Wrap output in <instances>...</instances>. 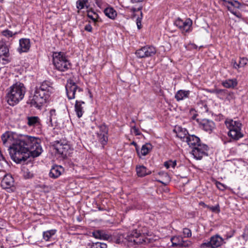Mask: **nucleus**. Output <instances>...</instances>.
Returning a JSON list of instances; mask_svg holds the SVG:
<instances>
[{"label":"nucleus","mask_w":248,"mask_h":248,"mask_svg":"<svg viewBox=\"0 0 248 248\" xmlns=\"http://www.w3.org/2000/svg\"><path fill=\"white\" fill-rule=\"evenodd\" d=\"M1 222H2V220L0 218V229L1 228V227L2 226Z\"/></svg>","instance_id":"62"},{"label":"nucleus","mask_w":248,"mask_h":248,"mask_svg":"<svg viewBox=\"0 0 248 248\" xmlns=\"http://www.w3.org/2000/svg\"><path fill=\"white\" fill-rule=\"evenodd\" d=\"M132 123H135L134 120H132Z\"/></svg>","instance_id":"63"},{"label":"nucleus","mask_w":248,"mask_h":248,"mask_svg":"<svg viewBox=\"0 0 248 248\" xmlns=\"http://www.w3.org/2000/svg\"><path fill=\"white\" fill-rule=\"evenodd\" d=\"M200 248H213L210 241H205L200 246Z\"/></svg>","instance_id":"41"},{"label":"nucleus","mask_w":248,"mask_h":248,"mask_svg":"<svg viewBox=\"0 0 248 248\" xmlns=\"http://www.w3.org/2000/svg\"><path fill=\"white\" fill-rule=\"evenodd\" d=\"M208 146L202 143L193 148L192 154L196 159H201L203 155H206Z\"/></svg>","instance_id":"9"},{"label":"nucleus","mask_w":248,"mask_h":248,"mask_svg":"<svg viewBox=\"0 0 248 248\" xmlns=\"http://www.w3.org/2000/svg\"><path fill=\"white\" fill-rule=\"evenodd\" d=\"M183 234L185 237H190L191 236V232L188 228H185L183 229Z\"/></svg>","instance_id":"46"},{"label":"nucleus","mask_w":248,"mask_h":248,"mask_svg":"<svg viewBox=\"0 0 248 248\" xmlns=\"http://www.w3.org/2000/svg\"><path fill=\"white\" fill-rule=\"evenodd\" d=\"M93 236L96 239L108 240L109 235L102 230H96L92 232Z\"/></svg>","instance_id":"25"},{"label":"nucleus","mask_w":248,"mask_h":248,"mask_svg":"<svg viewBox=\"0 0 248 248\" xmlns=\"http://www.w3.org/2000/svg\"><path fill=\"white\" fill-rule=\"evenodd\" d=\"M99 131L97 134H107L108 135V128L105 124H103L98 126Z\"/></svg>","instance_id":"36"},{"label":"nucleus","mask_w":248,"mask_h":248,"mask_svg":"<svg viewBox=\"0 0 248 248\" xmlns=\"http://www.w3.org/2000/svg\"><path fill=\"white\" fill-rule=\"evenodd\" d=\"M1 138L3 145L9 148L12 159L17 163L26 161L31 156L37 157L43 151L40 139L34 137L25 135L12 143L13 138L7 132Z\"/></svg>","instance_id":"1"},{"label":"nucleus","mask_w":248,"mask_h":248,"mask_svg":"<svg viewBox=\"0 0 248 248\" xmlns=\"http://www.w3.org/2000/svg\"><path fill=\"white\" fill-rule=\"evenodd\" d=\"M99 210H102L100 208H99Z\"/></svg>","instance_id":"64"},{"label":"nucleus","mask_w":248,"mask_h":248,"mask_svg":"<svg viewBox=\"0 0 248 248\" xmlns=\"http://www.w3.org/2000/svg\"><path fill=\"white\" fill-rule=\"evenodd\" d=\"M222 85L226 88H234L237 85L235 78L228 79L222 82Z\"/></svg>","instance_id":"27"},{"label":"nucleus","mask_w":248,"mask_h":248,"mask_svg":"<svg viewBox=\"0 0 248 248\" xmlns=\"http://www.w3.org/2000/svg\"><path fill=\"white\" fill-rule=\"evenodd\" d=\"M176 165V161H172V160H169L168 161H166L164 163V166L166 168L169 169L170 167H172L174 168Z\"/></svg>","instance_id":"40"},{"label":"nucleus","mask_w":248,"mask_h":248,"mask_svg":"<svg viewBox=\"0 0 248 248\" xmlns=\"http://www.w3.org/2000/svg\"><path fill=\"white\" fill-rule=\"evenodd\" d=\"M136 171L137 175L139 177H143L151 173V171L149 170L147 171V168L142 165L137 166Z\"/></svg>","instance_id":"30"},{"label":"nucleus","mask_w":248,"mask_h":248,"mask_svg":"<svg viewBox=\"0 0 248 248\" xmlns=\"http://www.w3.org/2000/svg\"><path fill=\"white\" fill-rule=\"evenodd\" d=\"M52 83L49 81H44L39 86H36L34 90L33 95L30 99L32 106L38 108L46 103L53 92Z\"/></svg>","instance_id":"2"},{"label":"nucleus","mask_w":248,"mask_h":248,"mask_svg":"<svg viewBox=\"0 0 248 248\" xmlns=\"http://www.w3.org/2000/svg\"><path fill=\"white\" fill-rule=\"evenodd\" d=\"M27 124L29 126L40 127L41 125V120L38 116L28 117Z\"/></svg>","instance_id":"23"},{"label":"nucleus","mask_w":248,"mask_h":248,"mask_svg":"<svg viewBox=\"0 0 248 248\" xmlns=\"http://www.w3.org/2000/svg\"><path fill=\"white\" fill-rule=\"evenodd\" d=\"M185 142L192 148L201 143L200 138L194 135H188Z\"/></svg>","instance_id":"19"},{"label":"nucleus","mask_w":248,"mask_h":248,"mask_svg":"<svg viewBox=\"0 0 248 248\" xmlns=\"http://www.w3.org/2000/svg\"><path fill=\"white\" fill-rule=\"evenodd\" d=\"M234 98V93L232 92L226 91L225 100L230 101Z\"/></svg>","instance_id":"43"},{"label":"nucleus","mask_w":248,"mask_h":248,"mask_svg":"<svg viewBox=\"0 0 248 248\" xmlns=\"http://www.w3.org/2000/svg\"><path fill=\"white\" fill-rule=\"evenodd\" d=\"M189 94V91L180 90L176 92L175 95V98L177 101H180L188 98Z\"/></svg>","instance_id":"24"},{"label":"nucleus","mask_w":248,"mask_h":248,"mask_svg":"<svg viewBox=\"0 0 248 248\" xmlns=\"http://www.w3.org/2000/svg\"><path fill=\"white\" fill-rule=\"evenodd\" d=\"M90 248H107V245L104 243L96 242L91 244Z\"/></svg>","instance_id":"38"},{"label":"nucleus","mask_w":248,"mask_h":248,"mask_svg":"<svg viewBox=\"0 0 248 248\" xmlns=\"http://www.w3.org/2000/svg\"><path fill=\"white\" fill-rule=\"evenodd\" d=\"M66 94L68 98L73 99L75 98V95L77 92H81L82 90L78 87L76 83L74 82L72 80H67V83L65 86Z\"/></svg>","instance_id":"5"},{"label":"nucleus","mask_w":248,"mask_h":248,"mask_svg":"<svg viewBox=\"0 0 248 248\" xmlns=\"http://www.w3.org/2000/svg\"><path fill=\"white\" fill-rule=\"evenodd\" d=\"M9 50L6 45L0 46V56H9Z\"/></svg>","instance_id":"35"},{"label":"nucleus","mask_w":248,"mask_h":248,"mask_svg":"<svg viewBox=\"0 0 248 248\" xmlns=\"http://www.w3.org/2000/svg\"><path fill=\"white\" fill-rule=\"evenodd\" d=\"M129 243L133 245H140L146 242V238L142 235L140 231L134 230L129 232Z\"/></svg>","instance_id":"6"},{"label":"nucleus","mask_w":248,"mask_h":248,"mask_svg":"<svg viewBox=\"0 0 248 248\" xmlns=\"http://www.w3.org/2000/svg\"><path fill=\"white\" fill-rule=\"evenodd\" d=\"M242 238L245 241H247L248 240V226H246L244 229L243 232L241 235Z\"/></svg>","instance_id":"42"},{"label":"nucleus","mask_w":248,"mask_h":248,"mask_svg":"<svg viewBox=\"0 0 248 248\" xmlns=\"http://www.w3.org/2000/svg\"><path fill=\"white\" fill-rule=\"evenodd\" d=\"M152 149V145L150 143H146L142 145L140 152H139V150L136 148L137 152L140 157V153L142 155L145 156L147 155L149 152Z\"/></svg>","instance_id":"28"},{"label":"nucleus","mask_w":248,"mask_h":248,"mask_svg":"<svg viewBox=\"0 0 248 248\" xmlns=\"http://www.w3.org/2000/svg\"><path fill=\"white\" fill-rule=\"evenodd\" d=\"M228 135L234 140H238L244 136L243 134L242 133L241 129L233 130V132H228Z\"/></svg>","instance_id":"26"},{"label":"nucleus","mask_w":248,"mask_h":248,"mask_svg":"<svg viewBox=\"0 0 248 248\" xmlns=\"http://www.w3.org/2000/svg\"><path fill=\"white\" fill-rule=\"evenodd\" d=\"M173 131L176 134V136L178 138L185 142L186 140V138H187L188 135H189L186 128L179 126H176L173 129Z\"/></svg>","instance_id":"15"},{"label":"nucleus","mask_w":248,"mask_h":248,"mask_svg":"<svg viewBox=\"0 0 248 248\" xmlns=\"http://www.w3.org/2000/svg\"><path fill=\"white\" fill-rule=\"evenodd\" d=\"M156 52V48L152 46H146L137 50L136 55L138 58H144L154 56Z\"/></svg>","instance_id":"7"},{"label":"nucleus","mask_w":248,"mask_h":248,"mask_svg":"<svg viewBox=\"0 0 248 248\" xmlns=\"http://www.w3.org/2000/svg\"><path fill=\"white\" fill-rule=\"evenodd\" d=\"M56 121V111L54 109H51L47 113L46 117V123L50 126H53V123Z\"/></svg>","instance_id":"21"},{"label":"nucleus","mask_w":248,"mask_h":248,"mask_svg":"<svg viewBox=\"0 0 248 248\" xmlns=\"http://www.w3.org/2000/svg\"><path fill=\"white\" fill-rule=\"evenodd\" d=\"M9 56H0V62H1L3 64H6L10 62V60L9 58Z\"/></svg>","instance_id":"44"},{"label":"nucleus","mask_w":248,"mask_h":248,"mask_svg":"<svg viewBox=\"0 0 248 248\" xmlns=\"http://www.w3.org/2000/svg\"><path fill=\"white\" fill-rule=\"evenodd\" d=\"M26 92V89L24 84L16 82L7 89V103L10 106H15L24 98Z\"/></svg>","instance_id":"3"},{"label":"nucleus","mask_w":248,"mask_h":248,"mask_svg":"<svg viewBox=\"0 0 248 248\" xmlns=\"http://www.w3.org/2000/svg\"><path fill=\"white\" fill-rule=\"evenodd\" d=\"M190 112L192 114V113H193V116L191 117V119L192 120H195L196 119V117L197 116V114H196L195 112V110L193 108H191L190 110Z\"/></svg>","instance_id":"52"},{"label":"nucleus","mask_w":248,"mask_h":248,"mask_svg":"<svg viewBox=\"0 0 248 248\" xmlns=\"http://www.w3.org/2000/svg\"><path fill=\"white\" fill-rule=\"evenodd\" d=\"M64 171V168L60 165H55L52 167L49 173L50 178L56 179Z\"/></svg>","instance_id":"13"},{"label":"nucleus","mask_w":248,"mask_h":248,"mask_svg":"<svg viewBox=\"0 0 248 248\" xmlns=\"http://www.w3.org/2000/svg\"><path fill=\"white\" fill-rule=\"evenodd\" d=\"M55 149L57 153L61 155L62 157L65 158L67 157L70 147L67 144H62L58 142L55 145Z\"/></svg>","instance_id":"12"},{"label":"nucleus","mask_w":248,"mask_h":248,"mask_svg":"<svg viewBox=\"0 0 248 248\" xmlns=\"http://www.w3.org/2000/svg\"><path fill=\"white\" fill-rule=\"evenodd\" d=\"M200 127L210 133L215 128V124L213 121L208 119L202 120L200 124Z\"/></svg>","instance_id":"14"},{"label":"nucleus","mask_w":248,"mask_h":248,"mask_svg":"<svg viewBox=\"0 0 248 248\" xmlns=\"http://www.w3.org/2000/svg\"><path fill=\"white\" fill-rule=\"evenodd\" d=\"M56 232V230H50L43 232V238L46 241H49L50 238L54 235Z\"/></svg>","instance_id":"31"},{"label":"nucleus","mask_w":248,"mask_h":248,"mask_svg":"<svg viewBox=\"0 0 248 248\" xmlns=\"http://www.w3.org/2000/svg\"><path fill=\"white\" fill-rule=\"evenodd\" d=\"M141 9V7H140V8H139L138 9V10H140ZM133 11L134 12H136V11H137V10L136 9L134 8V9H133Z\"/></svg>","instance_id":"59"},{"label":"nucleus","mask_w":248,"mask_h":248,"mask_svg":"<svg viewBox=\"0 0 248 248\" xmlns=\"http://www.w3.org/2000/svg\"><path fill=\"white\" fill-rule=\"evenodd\" d=\"M82 1L84 2V3H85V6L86 5V3L88 2V0H82Z\"/></svg>","instance_id":"60"},{"label":"nucleus","mask_w":248,"mask_h":248,"mask_svg":"<svg viewBox=\"0 0 248 248\" xmlns=\"http://www.w3.org/2000/svg\"><path fill=\"white\" fill-rule=\"evenodd\" d=\"M133 131L136 135H140V132L138 128H137L136 126H133L132 127Z\"/></svg>","instance_id":"53"},{"label":"nucleus","mask_w":248,"mask_h":248,"mask_svg":"<svg viewBox=\"0 0 248 248\" xmlns=\"http://www.w3.org/2000/svg\"><path fill=\"white\" fill-rule=\"evenodd\" d=\"M84 30L88 32H92L93 28L92 26L90 24H88L85 25L84 27Z\"/></svg>","instance_id":"51"},{"label":"nucleus","mask_w":248,"mask_h":248,"mask_svg":"<svg viewBox=\"0 0 248 248\" xmlns=\"http://www.w3.org/2000/svg\"><path fill=\"white\" fill-rule=\"evenodd\" d=\"M216 186H217V187L221 190H223L226 188L225 186L223 184H222V183H221L220 182H217L216 183Z\"/></svg>","instance_id":"50"},{"label":"nucleus","mask_w":248,"mask_h":248,"mask_svg":"<svg viewBox=\"0 0 248 248\" xmlns=\"http://www.w3.org/2000/svg\"><path fill=\"white\" fill-rule=\"evenodd\" d=\"M227 90L218 89L217 96L221 100H225Z\"/></svg>","instance_id":"39"},{"label":"nucleus","mask_w":248,"mask_h":248,"mask_svg":"<svg viewBox=\"0 0 248 248\" xmlns=\"http://www.w3.org/2000/svg\"><path fill=\"white\" fill-rule=\"evenodd\" d=\"M174 25L183 33L189 32L192 31V21L190 18H187L185 21L178 18L175 21Z\"/></svg>","instance_id":"8"},{"label":"nucleus","mask_w":248,"mask_h":248,"mask_svg":"<svg viewBox=\"0 0 248 248\" xmlns=\"http://www.w3.org/2000/svg\"><path fill=\"white\" fill-rule=\"evenodd\" d=\"M247 62H248V60L247 59L243 58H242L240 63L242 62V66H244L247 64Z\"/></svg>","instance_id":"54"},{"label":"nucleus","mask_w":248,"mask_h":248,"mask_svg":"<svg viewBox=\"0 0 248 248\" xmlns=\"http://www.w3.org/2000/svg\"><path fill=\"white\" fill-rule=\"evenodd\" d=\"M235 233V230L232 229H230V231L226 232L225 235V237H226V239H228L229 238H232Z\"/></svg>","instance_id":"47"},{"label":"nucleus","mask_w":248,"mask_h":248,"mask_svg":"<svg viewBox=\"0 0 248 248\" xmlns=\"http://www.w3.org/2000/svg\"><path fill=\"white\" fill-rule=\"evenodd\" d=\"M207 208L211 211L214 212L219 213L220 212V209L219 205H217L215 206H207Z\"/></svg>","instance_id":"49"},{"label":"nucleus","mask_w":248,"mask_h":248,"mask_svg":"<svg viewBox=\"0 0 248 248\" xmlns=\"http://www.w3.org/2000/svg\"><path fill=\"white\" fill-rule=\"evenodd\" d=\"M88 17L92 19L95 23L98 21L99 16L93 11H89L87 12Z\"/></svg>","instance_id":"34"},{"label":"nucleus","mask_w":248,"mask_h":248,"mask_svg":"<svg viewBox=\"0 0 248 248\" xmlns=\"http://www.w3.org/2000/svg\"><path fill=\"white\" fill-rule=\"evenodd\" d=\"M30 46V39L26 38L21 39L19 40V46L17 48V50L20 53L27 52L29 50Z\"/></svg>","instance_id":"16"},{"label":"nucleus","mask_w":248,"mask_h":248,"mask_svg":"<svg viewBox=\"0 0 248 248\" xmlns=\"http://www.w3.org/2000/svg\"><path fill=\"white\" fill-rule=\"evenodd\" d=\"M129 233L127 234L125 236V234L122 233H118L116 234L114 237V240L115 242L117 244H125L126 243H129Z\"/></svg>","instance_id":"20"},{"label":"nucleus","mask_w":248,"mask_h":248,"mask_svg":"<svg viewBox=\"0 0 248 248\" xmlns=\"http://www.w3.org/2000/svg\"><path fill=\"white\" fill-rule=\"evenodd\" d=\"M225 3L228 10L233 15L239 17V13L237 12L236 9L240 7V3L235 0H222Z\"/></svg>","instance_id":"10"},{"label":"nucleus","mask_w":248,"mask_h":248,"mask_svg":"<svg viewBox=\"0 0 248 248\" xmlns=\"http://www.w3.org/2000/svg\"><path fill=\"white\" fill-rule=\"evenodd\" d=\"M32 174H31L30 172H27V175H25V177L27 178H29L32 176Z\"/></svg>","instance_id":"57"},{"label":"nucleus","mask_w":248,"mask_h":248,"mask_svg":"<svg viewBox=\"0 0 248 248\" xmlns=\"http://www.w3.org/2000/svg\"><path fill=\"white\" fill-rule=\"evenodd\" d=\"M52 57L53 63L58 71L64 72L71 69V64L64 52H54Z\"/></svg>","instance_id":"4"},{"label":"nucleus","mask_w":248,"mask_h":248,"mask_svg":"<svg viewBox=\"0 0 248 248\" xmlns=\"http://www.w3.org/2000/svg\"><path fill=\"white\" fill-rule=\"evenodd\" d=\"M225 124L229 130L228 132H233V130L242 129V124L239 121H233L231 119H227Z\"/></svg>","instance_id":"11"},{"label":"nucleus","mask_w":248,"mask_h":248,"mask_svg":"<svg viewBox=\"0 0 248 248\" xmlns=\"http://www.w3.org/2000/svg\"><path fill=\"white\" fill-rule=\"evenodd\" d=\"M143 0H130V2L132 3H138V2H142Z\"/></svg>","instance_id":"55"},{"label":"nucleus","mask_w":248,"mask_h":248,"mask_svg":"<svg viewBox=\"0 0 248 248\" xmlns=\"http://www.w3.org/2000/svg\"><path fill=\"white\" fill-rule=\"evenodd\" d=\"M218 90V89H214V90H210L209 92L211 93H214V94H215L217 95Z\"/></svg>","instance_id":"56"},{"label":"nucleus","mask_w":248,"mask_h":248,"mask_svg":"<svg viewBox=\"0 0 248 248\" xmlns=\"http://www.w3.org/2000/svg\"><path fill=\"white\" fill-rule=\"evenodd\" d=\"M142 18V13L140 12V17H138L136 19V24L138 29L141 28V19Z\"/></svg>","instance_id":"48"},{"label":"nucleus","mask_w":248,"mask_h":248,"mask_svg":"<svg viewBox=\"0 0 248 248\" xmlns=\"http://www.w3.org/2000/svg\"><path fill=\"white\" fill-rule=\"evenodd\" d=\"M14 185V179L10 174L4 176L1 181V186L3 189H9Z\"/></svg>","instance_id":"18"},{"label":"nucleus","mask_w":248,"mask_h":248,"mask_svg":"<svg viewBox=\"0 0 248 248\" xmlns=\"http://www.w3.org/2000/svg\"><path fill=\"white\" fill-rule=\"evenodd\" d=\"M97 135L99 141L104 147V146L107 144L108 140V135L101 134H97Z\"/></svg>","instance_id":"33"},{"label":"nucleus","mask_w":248,"mask_h":248,"mask_svg":"<svg viewBox=\"0 0 248 248\" xmlns=\"http://www.w3.org/2000/svg\"><path fill=\"white\" fill-rule=\"evenodd\" d=\"M18 33L17 32H13L9 30H5L1 32V34L7 38L12 37L14 35Z\"/></svg>","instance_id":"37"},{"label":"nucleus","mask_w":248,"mask_h":248,"mask_svg":"<svg viewBox=\"0 0 248 248\" xmlns=\"http://www.w3.org/2000/svg\"><path fill=\"white\" fill-rule=\"evenodd\" d=\"M173 245H177L180 247H185L188 248L190 247L192 245V243L190 241H184L182 239L180 240L177 244L172 243Z\"/></svg>","instance_id":"32"},{"label":"nucleus","mask_w":248,"mask_h":248,"mask_svg":"<svg viewBox=\"0 0 248 248\" xmlns=\"http://www.w3.org/2000/svg\"><path fill=\"white\" fill-rule=\"evenodd\" d=\"M131 144H132V145H135V146H136V145H137V143H136L135 142H134V141H133V142H132V143H131Z\"/></svg>","instance_id":"61"},{"label":"nucleus","mask_w":248,"mask_h":248,"mask_svg":"<svg viewBox=\"0 0 248 248\" xmlns=\"http://www.w3.org/2000/svg\"><path fill=\"white\" fill-rule=\"evenodd\" d=\"M105 15L111 19H114L117 15V12L111 7H108L104 10Z\"/></svg>","instance_id":"29"},{"label":"nucleus","mask_w":248,"mask_h":248,"mask_svg":"<svg viewBox=\"0 0 248 248\" xmlns=\"http://www.w3.org/2000/svg\"><path fill=\"white\" fill-rule=\"evenodd\" d=\"M83 105H85V102L83 101L78 100L76 101L75 110L78 118L81 117L84 112L83 109L84 107L82 106Z\"/></svg>","instance_id":"22"},{"label":"nucleus","mask_w":248,"mask_h":248,"mask_svg":"<svg viewBox=\"0 0 248 248\" xmlns=\"http://www.w3.org/2000/svg\"><path fill=\"white\" fill-rule=\"evenodd\" d=\"M85 7V3L81 0H78L76 2V7L79 10H81Z\"/></svg>","instance_id":"45"},{"label":"nucleus","mask_w":248,"mask_h":248,"mask_svg":"<svg viewBox=\"0 0 248 248\" xmlns=\"http://www.w3.org/2000/svg\"><path fill=\"white\" fill-rule=\"evenodd\" d=\"M210 241L213 248H219L225 243L224 239L218 234H216L212 236L210 238Z\"/></svg>","instance_id":"17"},{"label":"nucleus","mask_w":248,"mask_h":248,"mask_svg":"<svg viewBox=\"0 0 248 248\" xmlns=\"http://www.w3.org/2000/svg\"><path fill=\"white\" fill-rule=\"evenodd\" d=\"M200 205H203L204 206L206 207H207V206H208V205H206V204H205L204 202H201L200 203Z\"/></svg>","instance_id":"58"}]
</instances>
